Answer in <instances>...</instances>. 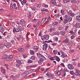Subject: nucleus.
<instances>
[{
  "instance_id": "obj_1",
  "label": "nucleus",
  "mask_w": 80,
  "mask_h": 80,
  "mask_svg": "<svg viewBox=\"0 0 80 80\" xmlns=\"http://www.w3.org/2000/svg\"><path fill=\"white\" fill-rule=\"evenodd\" d=\"M72 20V18L70 17L68 15L65 16L64 21V22L65 23H67L68 22H71Z\"/></svg>"
},
{
  "instance_id": "obj_2",
  "label": "nucleus",
  "mask_w": 80,
  "mask_h": 80,
  "mask_svg": "<svg viewBox=\"0 0 80 80\" xmlns=\"http://www.w3.org/2000/svg\"><path fill=\"white\" fill-rule=\"evenodd\" d=\"M22 30V27L21 26H19L18 28L17 29H15V28H14V29L13 30V32L14 33H15V32H20Z\"/></svg>"
},
{
  "instance_id": "obj_3",
  "label": "nucleus",
  "mask_w": 80,
  "mask_h": 80,
  "mask_svg": "<svg viewBox=\"0 0 80 80\" xmlns=\"http://www.w3.org/2000/svg\"><path fill=\"white\" fill-rule=\"evenodd\" d=\"M49 39V36L48 35H44L43 36H42L41 37V39L42 40H47Z\"/></svg>"
},
{
  "instance_id": "obj_4",
  "label": "nucleus",
  "mask_w": 80,
  "mask_h": 80,
  "mask_svg": "<svg viewBox=\"0 0 80 80\" xmlns=\"http://www.w3.org/2000/svg\"><path fill=\"white\" fill-rule=\"evenodd\" d=\"M74 75H76V76H80V71L78 69L76 70L75 72L74 73Z\"/></svg>"
},
{
  "instance_id": "obj_5",
  "label": "nucleus",
  "mask_w": 80,
  "mask_h": 80,
  "mask_svg": "<svg viewBox=\"0 0 80 80\" xmlns=\"http://www.w3.org/2000/svg\"><path fill=\"white\" fill-rule=\"evenodd\" d=\"M68 69L69 70H73V69L74 68L73 66L72 65L70 64L68 65Z\"/></svg>"
},
{
  "instance_id": "obj_6",
  "label": "nucleus",
  "mask_w": 80,
  "mask_h": 80,
  "mask_svg": "<svg viewBox=\"0 0 80 80\" xmlns=\"http://www.w3.org/2000/svg\"><path fill=\"white\" fill-rule=\"evenodd\" d=\"M62 43L64 44H67L69 43V39L67 38L62 41Z\"/></svg>"
},
{
  "instance_id": "obj_7",
  "label": "nucleus",
  "mask_w": 80,
  "mask_h": 80,
  "mask_svg": "<svg viewBox=\"0 0 80 80\" xmlns=\"http://www.w3.org/2000/svg\"><path fill=\"white\" fill-rule=\"evenodd\" d=\"M68 14L71 17H74L75 16V13L72 12V11L69 10Z\"/></svg>"
},
{
  "instance_id": "obj_8",
  "label": "nucleus",
  "mask_w": 80,
  "mask_h": 80,
  "mask_svg": "<svg viewBox=\"0 0 80 80\" xmlns=\"http://www.w3.org/2000/svg\"><path fill=\"white\" fill-rule=\"evenodd\" d=\"M29 73L28 72L26 71V72H25L22 73L21 75L22 77H25V76H27V75H28Z\"/></svg>"
},
{
  "instance_id": "obj_9",
  "label": "nucleus",
  "mask_w": 80,
  "mask_h": 80,
  "mask_svg": "<svg viewBox=\"0 0 80 80\" xmlns=\"http://www.w3.org/2000/svg\"><path fill=\"white\" fill-rule=\"evenodd\" d=\"M48 47V44L45 43L43 45V50H46Z\"/></svg>"
},
{
  "instance_id": "obj_10",
  "label": "nucleus",
  "mask_w": 80,
  "mask_h": 80,
  "mask_svg": "<svg viewBox=\"0 0 80 80\" xmlns=\"http://www.w3.org/2000/svg\"><path fill=\"white\" fill-rule=\"evenodd\" d=\"M1 69V72L3 73V74H4V75H5V69L3 68L2 67H1L0 68Z\"/></svg>"
},
{
  "instance_id": "obj_11",
  "label": "nucleus",
  "mask_w": 80,
  "mask_h": 80,
  "mask_svg": "<svg viewBox=\"0 0 80 80\" xmlns=\"http://www.w3.org/2000/svg\"><path fill=\"white\" fill-rule=\"evenodd\" d=\"M43 60H45V59L43 60V59L42 58L40 59L39 61H38V63L39 65H42V63L43 62Z\"/></svg>"
},
{
  "instance_id": "obj_12",
  "label": "nucleus",
  "mask_w": 80,
  "mask_h": 80,
  "mask_svg": "<svg viewBox=\"0 0 80 80\" xmlns=\"http://www.w3.org/2000/svg\"><path fill=\"white\" fill-rule=\"evenodd\" d=\"M20 23L21 24H22V25H25V21L23 19H21L20 21Z\"/></svg>"
},
{
  "instance_id": "obj_13",
  "label": "nucleus",
  "mask_w": 80,
  "mask_h": 80,
  "mask_svg": "<svg viewBox=\"0 0 80 80\" xmlns=\"http://www.w3.org/2000/svg\"><path fill=\"white\" fill-rule=\"evenodd\" d=\"M47 19V17H45L44 18H43V19H42L41 21V24H42V23H44L45 22Z\"/></svg>"
},
{
  "instance_id": "obj_14",
  "label": "nucleus",
  "mask_w": 80,
  "mask_h": 80,
  "mask_svg": "<svg viewBox=\"0 0 80 80\" xmlns=\"http://www.w3.org/2000/svg\"><path fill=\"white\" fill-rule=\"evenodd\" d=\"M16 62L17 63H20V64H22V63H23V61L22 60H16Z\"/></svg>"
},
{
  "instance_id": "obj_15",
  "label": "nucleus",
  "mask_w": 80,
  "mask_h": 80,
  "mask_svg": "<svg viewBox=\"0 0 80 80\" xmlns=\"http://www.w3.org/2000/svg\"><path fill=\"white\" fill-rule=\"evenodd\" d=\"M21 2L22 5H24L27 3V1L26 0H23L22 1H21Z\"/></svg>"
},
{
  "instance_id": "obj_16",
  "label": "nucleus",
  "mask_w": 80,
  "mask_h": 80,
  "mask_svg": "<svg viewBox=\"0 0 80 80\" xmlns=\"http://www.w3.org/2000/svg\"><path fill=\"white\" fill-rule=\"evenodd\" d=\"M58 22H54L52 23V26H54V27L55 26H57V25H58Z\"/></svg>"
},
{
  "instance_id": "obj_17",
  "label": "nucleus",
  "mask_w": 80,
  "mask_h": 80,
  "mask_svg": "<svg viewBox=\"0 0 80 80\" xmlns=\"http://www.w3.org/2000/svg\"><path fill=\"white\" fill-rule=\"evenodd\" d=\"M76 19L77 21L78 22H80V16H77L76 17Z\"/></svg>"
},
{
  "instance_id": "obj_18",
  "label": "nucleus",
  "mask_w": 80,
  "mask_h": 80,
  "mask_svg": "<svg viewBox=\"0 0 80 80\" xmlns=\"http://www.w3.org/2000/svg\"><path fill=\"white\" fill-rule=\"evenodd\" d=\"M8 57V56H7V55L6 54H4L3 56H2V59H3L4 60V59H6V58H7Z\"/></svg>"
},
{
  "instance_id": "obj_19",
  "label": "nucleus",
  "mask_w": 80,
  "mask_h": 80,
  "mask_svg": "<svg viewBox=\"0 0 80 80\" xmlns=\"http://www.w3.org/2000/svg\"><path fill=\"white\" fill-rule=\"evenodd\" d=\"M18 51L21 52H23L24 51V49L23 48H19L18 49Z\"/></svg>"
},
{
  "instance_id": "obj_20",
  "label": "nucleus",
  "mask_w": 80,
  "mask_h": 80,
  "mask_svg": "<svg viewBox=\"0 0 80 80\" xmlns=\"http://www.w3.org/2000/svg\"><path fill=\"white\" fill-rule=\"evenodd\" d=\"M28 17L30 20L32 19V14L30 12H28Z\"/></svg>"
},
{
  "instance_id": "obj_21",
  "label": "nucleus",
  "mask_w": 80,
  "mask_h": 80,
  "mask_svg": "<svg viewBox=\"0 0 80 80\" xmlns=\"http://www.w3.org/2000/svg\"><path fill=\"white\" fill-rule=\"evenodd\" d=\"M51 2L52 3V4H53V5H57V4L56 3V1L55 0H51Z\"/></svg>"
},
{
  "instance_id": "obj_22",
  "label": "nucleus",
  "mask_w": 80,
  "mask_h": 80,
  "mask_svg": "<svg viewBox=\"0 0 80 80\" xmlns=\"http://www.w3.org/2000/svg\"><path fill=\"white\" fill-rule=\"evenodd\" d=\"M66 32L64 31H62L60 32V34L62 35H65Z\"/></svg>"
},
{
  "instance_id": "obj_23",
  "label": "nucleus",
  "mask_w": 80,
  "mask_h": 80,
  "mask_svg": "<svg viewBox=\"0 0 80 80\" xmlns=\"http://www.w3.org/2000/svg\"><path fill=\"white\" fill-rule=\"evenodd\" d=\"M41 10L42 12H49V11L48 10L45 9V8H43Z\"/></svg>"
},
{
  "instance_id": "obj_24",
  "label": "nucleus",
  "mask_w": 80,
  "mask_h": 80,
  "mask_svg": "<svg viewBox=\"0 0 80 80\" xmlns=\"http://www.w3.org/2000/svg\"><path fill=\"white\" fill-rule=\"evenodd\" d=\"M31 8L32 10H33V11H35V10H36V7L35 6H33Z\"/></svg>"
},
{
  "instance_id": "obj_25",
  "label": "nucleus",
  "mask_w": 80,
  "mask_h": 80,
  "mask_svg": "<svg viewBox=\"0 0 80 80\" xmlns=\"http://www.w3.org/2000/svg\"><path fill=\"white\" fill-rule=\"evenodd\" d=\"M56 74H58V75H60L61 74V73L60 72H58V70H56Z\"/></svg>"
},
{
  "instance_id": "obj_26",
  "label": "nucleus",
  "mask_w": 80,
  "mask_h": 80,
  "mask_svg": "<svg viewBox=\"0 0 80 80\" xmlns=\"http://www.w3.org/2000/svg\"><path fill=\"white\" fill-rule=\"evenodd\" d=\"M10 9L12 11H13L14 10V9L13 8V5L12 4H10Z\"/></svg>"
},
{
  "instance_id": "obj_27",
  "label": "nucleus",
  "mask_w": 80,
  "mask_h": 80,
  "mask_svg": "<svg viewBox=\"0 0 80 80\" xmlns=\"http://www.w3.org/2000/svg\"><path fill=\"white\" fill-rule=\"evenodd\" d=\"M10 44L9 43L6 44L5 45V47L7 48H9V47H10Z\"/></svg>"
},
{
  "instance_id": "obj_28",
  "label": "nucleus",
  "mask_w": 80,
  "mask_h": 80,
  "mask_svg": "<svg viewBox=\"0 0 80 80\" xmlns=\"http://www.w3.org/2000/svg\"><path fill=\"white\" fill-rule=\"evenodd\" d=\"M39 55L40 57H42V58H44L45 60H46V58H45V57L42 54H41L40 53H39Z\"/></svg>"
},
{
  "instance_id": "obj_29",
  "label": "nucleus",
  "mask_w": 80,
  "mask_h": 80,
  "mask_svg": "<svg viewBox=\"0 0 80 80\" xmlns=\"http://www.w3.org/2000/svg\"><path fill=\"white\" fill-rule=\"evenodd\" d=\"M4 48V47H3V44H0V49H1V48Z\"/></svg>"
},
{
  "instance_id": "obj_30",
  "label": "nucleus",
  "mask_w": 80,
  "mask_h": 80,
  "mask_svg": "<svg viewBox=\"0 0 80 80\" xmlns=\"http://www.w3.org/2000/svg\"><path fill=\"white\" fill-rule=\"evenodd\" d=\"M0 32L1 33H3V28H2L0 27Z\"/></svg>"
},
{
  "instance_id": "obj_31",
  "label": "nucleus",
  "mask_w": 80,
  "mask_h": 80,
  "mask_svg": "<svg viewBox=\"0 0 80 80\" xmlns=\"http://www.w3.org/2000/svg\"><path fill=\"white\" fill-rule=\"evenodd\" d=\"M33 49H35L36 50H38V46H34Z\"/></svg>"
},
{
  "instance_id": "obj_32",
  "label": "nucleus",
  "mask_w": 80,
  "mask_h": 80,
  "mask_svg": "<svg viewBox=\"0 0 80 80\" xmlns=\"http://www.w3.org/2000/svg\"><path fill=\"white\" fill-rule=\"evenodd\" d=\"M58 52V51L57 50H54L53 51V52L54 54H57Z\"/></svg>"
},
{
  "instance_id": "obj_33",
  "label": "nucleus",
  "mask_w": 80,
  "mask_h": 80,
  "mask_svg": "<svg viewBox=\"0 0 80 80\" xmlns=\"http://www.w3.org/2000/svg\"><path fill=\"white\" fill-rule=\"evenodd\" d=\"M67 56V54H65H65H62V55L61 56V57H62V58H63L64 57H66Z\"/></svg>"
},
{
  "instance_id": "obj_34",
  "label": "nucleus",
  "mask_w": 80,
  "mask_h": 80,
  "mask_svg": "<svg viewBox=\"0 0 80 80\" xmlns=\"http://www.w3.org/2000/svg\"><path fill=\"white\" fill-rule=\"evenodd\" d=\"M30 53L32 55H34V52L32 50H30Z\"/></svg>"
},
{
  "instance_id": "obj_35",
  "label": "nucleus",
  "mask_w": 80,
  "mask_h": 80,
  "mask_svg": "<svg viewBox=\"0 0 80 80\" xmlns=\"http://www.w3.org/2000/svg\"><path fill=\"white\" fill-rule=\"evenodd\" d=\"M41 23H42V22L40 21H39L37 25V26L38 27V26H39V25H40Z\"/></svg>"
},
{
  "instance_id": "obj_36",
  "label": "nucleus",
  "mask_w": 80,
  "mask_h": 80,
  "mask_svg": "<svg viewBox=\"0 0 80 80\" xmlns=\"http://www.w3.org/2000/svg\"><path fill=\"white\" fill-rule=\"evenodd\" d=\"M69 33H72L73 35H75V33L73 32V31L72 30L70 31L69 32Z\"/></svg>"
},
{
  "instance_id": "obj_37",
  "label": "nucleus",
  "mask_w": 80,
  "mask_h": 80,
  "mask_svg": "<svg viewBox=\"0 0 80 80\" xmlns=\"http://www.w3.org/2000/svg\"><path fill=\"white\" fill-rule=\"evenodd\" d=\"M76 40L78 42H79V41H80V36H79L78 38H76Z\"/></svg>"
},
{
  "instance_id": "obj_38",
  "label": "nucleus",
  "mask_w": 80,
  "mask_h": 80,
  "mask_svg": "<svg viewBox=\"0 0 80 80\" xmlns=\"http://www.w3.org/2000/svg\"><path fill=\"white\" fill-rule=\"evenodd\" d=\"M35 58L34 56H32L30 58V59H31V60H35Z\"/></svg>"
},
{
  "instance_id": "obj_39",
  "label": "nucleus",
  "mask_w": 80,
  "mask_h": 80,
  "mask_svg": "<svg viewBox=\"0 0 80 80\" xmlns=\"http://www.w3.org/2000/svg\"><path fill=\"white\" fill-rule=\"evenodd\" d=\"M28 63H32V61L30 60H28Z\"/></svg>"
},
{
  "instance_id": "obj_40",
  "label": "nucleus",
  "mask_w": 80,
  "mask_h": 80,
  "mask_svg": "<svg viewBox=\"0 0 80 80\" xmlns=\"http://www.w3.org/2000/svg\"><path fill=\"white\" fill-rule=\"evenodd\" d=\"M23 57L24 58H26L27 57V55L26 54H24L23 55Z\"/></svg>"
},
{
  "instance_id": "obj_41",
  "label": "nucleus",
  "mask_w": 80,
  "mask_h": 80,
  "mask_svg": "<svg viewBox=\"0 0 80 80\" xmlns=\"http://www.w3.org/2000/svg\"><path fill=\"white\" fill-rule=\"evenodd\" d=\"M13 55H9L8 57V58H13Z\"/></svg>"
},
{
  "instance_id": "obj_42",
  "label": "nucleus",
  "mask_w": 80,
  "mask_h": 80,
  "mask_svg": "<svg viewBox=\"0 0 80 80\" xmlns=\"http://www.w3.org/2000/svg\"><path fill=\"white\" fill-rule=\"evenodd\" d=\"M70 73L71 75H73V74H75V73L73 71H71L70 72Z\"/></svg>"
},
{
  "instance_id": "obj_43",
  "label": "nucleus",
  "mask_w": 80,
  "mask_h": 80,
  "mask_svg": "<svg viewBox=\"0 0 80 80\" xmlns=\"http://www.w3.org/2000/svg\"><path fill=\"white\" fill-rule=\"evenodd\" d=\"M51 20V18H50V16H49L48 18L47 19L48 22H49V21H50Z\"/></svg>"
},
{
  "instance_id": "obj_44",
  "label": "nucleus",
  "mask_w": 80,
  "mask_h": 80,
  "mask_svg": "<svg viewBox=\"0 0 80 80\" xmlns=\"http://www.w3.org/2000/svg\"><path fill=\"white\" fill-rule=\"evenodd\" d=\"M17 70V69L16 68H13L12 69V72H16Z\"/></svg>"
},
{
  "instance_id": "obj_45",
  "label": "nucleus",
  "mask_w": 80,
  "mask_h": 80,
  "mask_svg": "<svg viewBox=\"0 0 80 80\" xmlns=\"http://www.w3.org/2000/svg\"><path fill=\"white\" fill-rule=\"evenodd\" d=\"M41 4L40 3H38V8H40L41 7Z\"/></svg>"
},
{
  "instance_id": "obj_46",
  "label": "nucleus",
  "mask_w": 80,
  "mask_h": 80,
  "mask_svg": "<svg viewBox=\"0 0 80 80\" xmlns=\"http://www.w3.org/2000/svg\"><path fill=\"white\" fill-rule=\"evenodd\" d=\"M53 58H55L54 57H51L50 58H49V59L51 60H55V59Z\"/></svg>"
},
{
  "instance_id": "obj_47",
  "label": "nucleus",
  "mask_w": 80,
  "mask_h": 80,
  "mask_svg": "<svg viewBox=\"0 0 80 80\" xmlns=\"http://www.w3.org/2000/svg\"><path fill=\"white\" fill-rule=\"evenodd\" d=\"M54 30V29L53 28H51L49 29V31L51 32H52V31H53V30Z\"/></svg>"
},
{
  "instance_id": "obj_48",
  "label": "nucleus",
  "mask_w": 80,
  "mask_h": 80,
  "mask_svg": "<svg viewBox=\"0 0 80 80\" xmlns=\"http://www.w3.org/2000/svg\"><path fill=\"white\" fill-rule=\"evenodd\" d=\"M64 72H69V71L67 69H64Z\"/></svg>"
},
{
  "instance_id": "obj_49",
  "label": "nucleus",
  "mask_w": 80,
  "mask_h": 80,
  "mask_svg": "<svg viewBox=\"0 0 80 80\" xmlns=\"http://www.w3.org/2000/svg\"><path fill=\"white\" fill-rule=\"evenodd\" d=\"M74 50L73 49L69 50V52H71V53H73L74 52Z\"/></svg>"
},
{
  "instance_id": "obj_50",
  "label": "nucleus",
  "mask_w": 80,
  "mask_h": 80,
  "mask_svg": "<svg viewBox=\"0 0 80 80\" xmlns=\"http://www.w3.org/2000/svg\"><path fill=\"white\" fill-rule=\"evenodd\" d=\"M64 10L63 9H62L61 10V13H62V14H63V13H64Z\"/></svg>"
},
{
  "instance_id": "obj_51",
  "label": "nucleus",
  "mask_w": 80,
  "mask_h": 80,
  "mask_svg": "<svg viewBox=\"0 0 80 80\" xmlns=\"http://www.w3.org/2000/svg\"><path fill=\"white\" fill-rule=\"evenodd\" d=\"M71 3H76V2L74 0H72L71 1Z\"/></svg>"
},
{
  "instance_id": "obj_52",
  "label": "nucleus",
  "mask_w": 80,
  "mask_h": 80,
  "mask_svg": "<svg viewBox=\"0 0 80 80\" xmlns=\"http://www.w3.org/2000/svg\"><path fill=\"white\" fill-rule=\"evenodd\" d=\"M33 70H34L33 69H31L29 71V72H30V73H32V72H33Z\"/></svg>"
},
{
  "instance_id": "obj_53",
  "label": "nucleus",
  "mask_w": 80,
  "mask_h": 80,
  "mask_svg": "<svg viewBox=\"0 0 80 80\" xmlns=\"http://www.w3.org/2000/svg\"><path fill=\"white\" fill-rule=\"evenodd\" d=\"M58 38L57 37H54V40L55 41H57L58 40Z\"/></svg>"
},
{
  "instance_id": "obj_54",
  "label": "nucleus",
  "mask_w": 80,
  "mask_h": 80,
  "mask_svg": "<svg viewBox=\"0 0 80 80\" xmlns=\"http://www.w3.org/2000/svg\"><path fill=\"white\" fill-rule=\"evenodd\" d=\"M69 43L71 45H73V42H72V41H71L69 42Z\"/></svg>"
},
{
  "instance_id": "obj_55",
  "label": "nucleus",
  "mask_w": 80,
  "mask_h": 80,
  "mask_svg": "<svg viewBox=\"0 0 80 80\" xmlns=\"http://www.w3.org/2000/svg\"><path fill=\"white\" fill-rule=\"evenodd\" d=\"M52 45H53V46H55V45H57V43H52Z\"/></svg>"
},
{
  "instance_id": "obj_56",
  "label": "nucleus",
  "mask_w": 80,
  "mask_h": 80,
  "mask_svg": "<svg viewBox=\"0 0 80 80\" xmlns=\"http://www.w3.org/2000/svg\"><path fill=\"white\" fill-rule=\"evenodd\" d=\"M74 37H75V36L72 35L71 37V38L72 39H73Z\"/></svg>"
},
{
  "instance_id": "obj_57",
  "label": "nucleus",
  "mask_w": 80,
  "mask_h": 80,
  "mask_svg": "<svg viewBox=\"0 0 80 80\" xmlns=\"http://www.w3.org/2000/svg\"><path fill=\"white\" fill-rule=\"evenodd\" d=\"M29 47H30V45H28L26 47V48H29Z\"/></svg>"
},
{
  "instance_id": "obj_58",
  "label": "nucleus",
  "mask_w": 80,
  "mask_h": 80,
  "mask_svg": "<svg viewBox=\"0 0 80 80\" xmlns=\"http://www.w3.org/2000/svg\"><path fill=\"white\" fill-rule=\"evenodd\" d=\"M60 65L61 66H62V67H65V65H64V64H63V63H61L60 64Z\"/></svg>"
},
{
  "instance_id": "obj_59",
  "label": "nucleus",
  "mask_w": 80,
  "mask_h": 80,
  "mask_svg": "<svg viewBox=\"0 0 80 80\" xmlns=\"http://www.w3.org/2000/svg\"><path fill=\"white\" fill-rule=\"evenodd\" d=\"M57 61L58 62H60V58H58L57 59H56Z\"/></svg>"
},
{
  "instance_id": "obj_60",
  "label": "nucleus",
  "mask_w": 80,
  "mask_h": 80,
  "mask_svg": "<svg viewBox=\"0 0 80 80\" xmlns=\"http://www.w3.org/2000/svg\"><path fill=\"white\" fill-rule=\"evenodd\" d=\"M44 7H46V8H47V7H48V5H46V4L44 5Z\"/></svg>"
},
{
  "instance_id": "obj_61",
  "label": "nucleus",
  "mask_w": 80,
  "mask_h": 80,
  "mask_svg": "<svg viewBox=\"0 0 80 80\" xmlns=\"http://www.w3.org/2000/svg\"><path fill=\"white\" fill-rule=\"evenodd\" d=\"M55 15L56 16V17H58V15H59V13H57Z\"/></svg>"
},
{
  "instance_id": "obj_62",
  "label": "nucleus",
  "mask_w": 80,
  "mask_h": 80,
  "mask_svg": "<svg viewBox=\"0 0 80 80\" xmlns=\"http://www.w3.org/2000/svg\"><path fill=\"white\" fill-rule=\"evenodd\" d=\"M50 77H53V75L50 73Z\"/></svg>"
},
{
  "instance_id": "obj_63",
  "label": "nucleus",
  "mask_w": 80,
  "mask_h": 80,
  "mask_svg": "<svg viewBox=\"0 0 80 80\" xmlns=\"http://www.w3.org/2000/svg\"><path fill=\"white\" fill-rule=\"evenodd\" d=\"M48 43H50V42L51 43H52L53 42H52V40H50L48 41Z\"/></svg>"
},
{
  "instance_id": "obj_64",
  "label": "nucleus",
  "mask_w": 80,
  "mask_h": 80,
  "mask_svg": "<svg viewBox=\"0 0 80 80\" xmlns=\"http://www.w3.org/2000/svg\"><path fill=\"white\" fill-rule=\"evenodd\" d=\"M50 73H49V74L47 73V74H46V75H47V76L48 77H50Z\"/></svg>"
}]
</instances>
